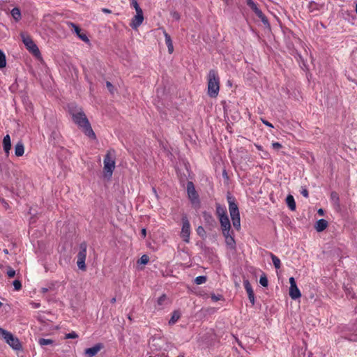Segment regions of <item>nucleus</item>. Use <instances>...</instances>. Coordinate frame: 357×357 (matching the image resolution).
<instances>
[{
    "mask_svg": "<svg viewBox=\"0 0 357 357\" xmlns=\"http://www.w3.org/2000/svg\"><path fill=\"white\" fill-rule=\"evenodd\" d=\"M68 108L74 123L82 130V132L89 138L96 139V134L82 108L73 102L68 104Z\"/></svg>",
    "mask_w": 357,
    "mask_h": 357,
    "instance_id": "obj_1",
    "label": "nucleus"
},
{
    "mask_svg": "<svg viewBox=\"0 0 357 357\" xmlns=\"http://www.w3.org/2000/svg\"><path fill=\"white\" fill-rule=\"evenodd\" d=\"M208 95L211 98H216L220 91V77L217 70L211 69L208 76Z\"/></svg>",
    "mask_w": 357,
    "mask_h": 357,
    "instance_id": "obj_2",
    "label": "nucleus"
},
{
    "mask_svg": "<svg viewBox=\"0 0 357 357\" xmlns=\"http://www.w3.org/2000/svg\"><path fill=\"white\" fill-rule=\"evenodd\" d=\"M116 151L114 149H109L105 155L104 163V176L108 179L112 178L113 172L115 169Z\"/></svg>",
    "mask_w": 357,
    "mask_h": 357,
    "instance_id": "obj_3",
    "label": "nucleus"
},
{
    "mask_svg": "<svg viewBox=\"0 0 357 357\" xmlns=\"http://www.w3.org/2000/svg\"><path fill=\"white\" fill-rule=\"evenodd\" d=\"M227 199L229 204V213L234 227L238 230L241 228V220L238 205L235 202V198L229 194L227 195Z\"/></svg>",
    "mask_w": 357,
    "mask_h": 357,
    "instance_id": "obj_4",
    "label": "nucleus"
},
{
    "mask_svg": "<svg viewBox=\"0 0 357 357\" xmlns=\"http://www.w3.org/2000/svg\"><path fill=\"white\" fill-rule=\"evenodd\" d=\"M0 337L14 350H22V346L20 340L10 332L0 327Z\"/></svg>",
    "mask_w": 357,
    "mask_h": 357,
    "instance_id": "obj_5",
    "label": "nucleus"
},
{
    "mask_svg": "<svg viewBox=\"0 0 357 357\" xmlns=\"http://www.w3.org/2000/svg\"><path fill=\"white\" fill-rule=\"evenodd\" d=\"M87 243L85 241L82 242L79 246V252L77 255V264L78 268L82 271L86 270L85 261L86 258Z\"/></svg>",
    "mask_w": 357,
    "mask_h": 357,
    "instance_id": "obj_6",
    "label": "nucleus"
},
{
    "mask_svg": "<svg viewBox=\"0 0 357 357\" xmlns=\"http://www.w3.org/2000/svg\"><path fill=\"white\" fill-rule=\"evenodd\" d=\"M22 40L24 45L26 46V49L31 52L34 56H38L40 55V50L37 45L34 43L31 38L24 33H22L20 34Z\"/></svg>",
    "mask_w": 357,
    "mask_h": 357,
    "instance_id": "obj_7",
    "label": "nucleus"
},
{
    "mask_svg": "<svg viewBox=\"0 0 357 357\" xmlns=\"http://www.w3.org/2000/svg\"><path fill=\"white\" fill-rule=\"evenodd\" d=\"M190 235V224L186 215L182 217V229L181 237L185 243H189Z\"/></svg>",
    "mask_w": 357,
    "mask_h": 357,
    "instance_id": "obj_8",
    "label": "nucleus"
},
{
    "mask_svg": "<svg viewBox=\"0 0 357 357\" xmlns=\"http://www.w3.org/2000/svg\"><path fill=\"white\" fill-rule=\"evenodd\" d=\"M187 193L188 197L192 204H199V195L195 190V185L192 181L187 182Z\"/></svg>",
    "mask_w": 357,
    "mask_h": 357,
    "instance_id": "obj_9",
    "label": "nucleus"
},
{
    "mask_svg": "<svg viewBox=\"0 0 357 357\" xmlns=\"http://www.w3.org/2000/svg\"><path fill=\"white\" fill-rule=\"evenodd\" d=\"M103 348L104 345L102 343H98L92 347L86 349L84 354L87 357H93Z\"/></svg>",
    "mask_w": 357,
    "mask_h": 357,
    "instance_id": "obj_10",
    "label": "nucleus"
},
{
    "mask_svg": "<svg viewBox=\"0 0 357 357\" xmlns=\"http://www.w3.org/2000/svg\"><path fill=\"white\" fill-rule=\"evenodd\" d=\"M68 26L72 27L75 31V33L77 34L78 38L81 39L82 41L89 43V39L88 38L87 36L84 33L81 32V29L75 23L73 22H68Z\"/></svg>",
    "mask_w": 357,
    "mask_h": 357,
    "instance_id": "obj_11",
    "label": "nucleus"
},
{
    "mask_svg": "<svg viewBox=\"0 0 357 357\" xmlns=\"http://www.w3.org/2000/svg\"><path fill=\"white\" fill-rule=\"evenodd\" d=\"M143 21H144L143 11L137 13L136 15L132 19V22L130 24V26L133 29H137L142 24Z\"/></svg>",
    "mask_w": 357,
    "mask_h": 357,
    "instance_id": "obj_12",
    "label": "nucleus"
},
{
    "mask_svg": "<svg viewBox=\"0 0 357 357\" xmlns=\"http://www.w3.org/2000/svg\"><path fill=\"white\" fill-rule=\"evenodd\" d=\"M224 237L225 238V243L231 249V250H235L236 249V242L234 238V232L233 231H229L228 234H222Z\"/></svg>",
    "mask_w": 357,
    "mask_h": 357,
    "instance_id": "obj_13",
    "label": "nucleus"
},
{
    "mask_svg": "<svg viewBox=\"0 0 357 357\" xmlns=\"http://www.w3.org/2000/svg\"><path fill=\"white\" fill-rule=\"evenodd\" d=\"M220 226L222 229V234H228L229 231H231V224L229 220L228 216L225 218H219Z\"/></svg>",
    "mask_w": 357,
    "mask_h": 357,
    "instance_id": "obj_14",
    "label": "nucleus"
},
{
    "mask_svg": "<svg viewBox=\"0 0 357 357\" xmlns=\"http://www.w3.org/2000/svg\"><path fill=\"white\" fill-rule=\"evenodd\" d=\"M331 201L333 203L334 208L336 211H340V197H339V195L336 192L333 191L331 193Z\"/></svg>",
    "mask_w": 357,
    "mask_h": 357,
    "instance_id": "obj_15",
    "label": "nucleus"
},
{
    "mask_svg": "<svg viewBox=\"0 0 357 357\" xmlns=\"http://www.w3.org/2000/svg\"><path fill=\"white\" fill-rule=\"evenodd\" d=\"M244 287L248 293L249 300L250 301V302L252 303H254V301H255L254 291L252 290L251 284H250V282L248 280L244 282Z\"/></svg>",
    "mask_w": 357,
    "mask_h": 357,
    "instance_id": "obj_16",
    "label": "nucleus"
},
{
    "mask_svg": "<svg viewBox=\"0 0 357 357\" xmlns=\"http://www.w3.org/2000/svg\"><path fill=\"white\" fill-rule=\"evenodd\" d=\"M215 208H216V214H217L218 218H225V217L228 216L225 206H222L221 204H220L218 203H216Z\"/></svg>",
    "mask_w": 357,
    "mask_h": 357,
    "instance_id": "obj_17",
    "label": "nucleus"
},
{
    "mask_svg": "<svg viewBox=\"0 0 357 357\" xmlns=\"http://www.w3.org/2000/svg\"><path fill=\"white\" fill-rule=\"evenodd\" d=\"M163 34L165 38V43L168 48V52L169 54H172L174 52V46L172 38L165 29H163Z\"/></svg>",
    "mask_w": 357,
    "mask_h": 357,
    "instance_id": "obj_18",
    "label": "nucleus"
},
{
    "mask_svg": "<svg viewBox=\"0 0 357 357\" xmlns=\"http://www.w3.org/2000/svg\"><path fill=\"white\" fill-rule=\"evenodd\" d=\"M3 150L7 155L9 154V151L11 148V142H10V137L9 135H6L3 139Z\"/></svg>",
    "mask_w": 357,
    "mask_h": 357,
    "instance_id": "obj_19",
    "label": "nucleus"
},
{
    "mask_svg": "<svg viewBox=\"0 0 357 357\" xmlns=\"http://www.w3.org/2000/svg\"><path fill=\"white\" fill-rule=\"evenodd\" d=\"M289 296L292 299H296L301 297V294L297 285L289 287Z\"/></svg>",
    "mask_w": 357,
    "mask_h": 357,
    "instance_id": "obj_20",
    "label": "nucleus"
},
{
    "mask_svg": "<svg viewBox=\"0 0 357 357\" xmlns=\"http://www.w3.org/2000/svg\"><path fill=\"white\" fill-rule=\"evenodd\" d=\"M328 222L324 219H320L316 222L315 229L318 232L322 231L326 229Z\"/></svg>",
    "mask_w": 357,
    "mask_h": 357,
    "instance_id": "obj_21",
    "label": "nucleus"
},
{
    "mask_svg": "<svg viewBox=\"0 0 357 357\" xmlns=\"http://www.w3.org/2000/svg\"><path fill=\"white\" fill-rule=\"evenodd\" d=\"M24 153V146L22 142H19L15 146V154L17 157L22 156Z\"/></svg>",
    "mask_w": 357,
    "mask_h": 357,
    "instance_id": "obj_22",
    "label": "nucleus"
},
{
    "mask_svg": "<svg viewBox=\"0 0 357 357\" xmlns=\"http://www.w3.org/2000/svg\"><path fill=\"white\" fill-rule=\"evenodd\" d=\"M286 203L288 207L291 210L294 211L296 209V202L294 197L291 195H287L286 198Z\"/></svg>",
    "mask_w": 357,
    "mask_h": 357,
    "instance_id": "obj_23",
    "label": "nucleus"
},
{
    "mask_svg": "<svg viewBox=\"0 0 357 357\" xmlns=\"http://www.w3.org/2000/svg\"><path fill=\"white\" fill-rule=\"evenodd\" d=\"M271 258L272 259L273 264L276 269H279L281 267L280 259L273 255V253H270Z\"/></svg>",
    "mask_w": 357,
    "mask_h": 357,
    "instance_id": "obj_24",
    "label": "nucleus"
},
{
    "mask_svg": "<svg viewBox=\"0 0 357 357\" xmlns=\"http://www.w3.org/2000/svg\"><path fill=\"white\" fill-rule=\"evenodd\" d=\"M10 13H11L12 17L16 21H19L21 19V12L18 8H13Z\"/></svg>",
    "mask_w": 357,
    "mask_h": 357,
    "instance_id": "obj_25",
    "label": "nucleus"
},
{
    "mask_svg": "<svg viewBox=\"0 0 357 357\" xmlns=\"http://www.w3.org/2000/svg\"><path fill=\"white\" fill-rule=\"evenodd\" d=\"M246 3L255 13H260V9L258 8L257 4L252 0H246Z\"/></svg>",
    "mask_w": 357,
    "mask_h": 357,
    "instance_id": "obj_26",
    "label": "nucleus"
},
{
    "mask_svg": "<svg viewBox=\"0 0 357 357\" xmlns=\"http://www.w3.org/2000/svg\"><path fill=\"white\" fill-rule=\"evenodd\" d=\"M38 342L41 347H43L53 344L54 341L51 339L39 338Z\"/></svg>",
    "mask_w": 357,
    "mask_h": 357,
    "instance_id": "obj_27",
    "label": "nucleus"
},
{
    "mask_svg": "<svg viewBox=\"0 0 357 357\" xmlns=\"http://www.w3.org/2000/svg\"><path fill=\"white\" fill-rule=\"evenodd\" d=\"M6 66V57L4 52L0 50V68H5Z\"/></svg>",
    "mask_w": 357,
    "mask_h": 357,
    "instance_id": "obj_28",
    "label": "nucleus"
},
{
    "mask_svg": "<svg viewBox=\"0 0 357 357\" xmlns=\"http://www.w3.org/2000/svg\"><path fill=\"white\" fill-rule=\"evenodd\" d=\"M256 15L261 19V22L264 23V24L265 25H268V20L267 19V17L265 16V15L262 13V11L260 10V14L259 13H255Z\"/></svg>",
    "mask_w": 357,
    "mask_h": 357,
    "instance_id": "obj_29",
    "label": "nucleus"
},
{
    "mask_svg": "<svg viewBox=\"0 0 357 357\" xmlns=\"http://www.w3.org/2000/svg\"><path fill=\"white\" fill-rule=\"evenodd\" d=\"M168 302V298L165 294H162L159 298L158 299V305H162L167 304Z\"/></svg>",
    "mask_w": 357,
    "mask_h": 357,
    "instance_id": "obj_30",
    "label": "nucleus"
},
{
    "mask_svg": "<svg viewBox=\"0 0 357 357\" xmlns=\"http://www.w3.org/2000/svg\"><path fill=\"white\" fill-rule=\"evenodd\" d=\"M207 280V278L206 276H204V275H200V276H197L195 279V282L197 284H204L206 282Z\"/></svg>",
    "mask_w": 357,
    "mask_h": 357,
    "instance_id": "obj_31",
    "label": "nucleus"
},
{
    "mask_svg": "<svg viewBox=\"0 0 357 357\" xmlns=\"http://www.w3.org/2000/svg\"><path fill=\"white\" fill-rule=\"evenodd\" d=\"M130 5L132 6L135 10L136 13L142 12V9L139 7L137 0H130Z\"/></svg>",
    "mask_w": 357,
    "mask_h": 357,
    "instance_id": "obj_32",
    "label": "nucleus"
},
{
    "mask_svg": "<svg viewBox=\"0 0 357 357\" xmlns=\"http://www.w3.org/2000/svg\"><path fill=\"white\" fill-rule=\"evenodd\" d=\"M180 317H181L180 314H172V316L170 320L169 321V325L174 324L180 319Z\"/></svg>",
    "mask_w": 357,
    "mask_h": 357,
    "instance_id": "obj_33",
    "label": "nucleus"
},
{
    "mask_svg": "<svg viewBox=\"0 0 357 357\" xmlns=\"http://www.w3.org/2000/svg\"><path fill=\"white\" fill-rule=\"evenodd\" d=\"M259 283L261 284V286H263L264 287L268 286V279L265 274H264L263 275H261L260 277Z\"/></svg>",
    "mask_w": 357,
    "mask_h": 357,
    "instance_id": "obj_34",
    "label": "nucleus"
},
{
    "mask_svg": "<svg viewBox=\"0 0 357 357\" xmlns=\"http://www.w3.org/2000/svg\"><path fill=\"white\" fill-rule=\"evenodd\" d=\"M149 261V257L146 255H143L139 259L138 263L141 264H146Z\"/></svg>",
    "mask_w": 357,
    "mask_h": 357,
    "instance_id": "obj_35",
    "label": "nucleus"
},
{
    "mask_svg": "<svg viewBox=\"0 0 357 357\" xmlns=\"http://www.w3.org/2000/svg\"><path fill=\"white\" fill-rule=\"evenodd\" d=\"M13 284L15 291H19L22 289V283L19 280H14Z\"/></svg>",
    "mask_w": 357,
    "mask_h": 357,
    "instance_id": "obj_36",
    "label": "nucleus"
},
{
    "mask_svg": "<svg viewBox=\"0 0 357 357\" xmlns=\"http://www.w3.org/2000/svg\"><path fill=\"white\" fill-rule=\"evenodd\" d=\"M6 274L10 278H14L15 276V271L11 267L8 266L7 268Z\"/></svg>",
    "mask_w": 357,
    "mask_h": 357,
    "instance_id": "obj_37",
    "label": "nucleus"
},
{
    "mask_svg": "<svg viewBox=\"0 0 357 357\" xmlns=\"http://www.w3.org/2000/svg\"><path fill=\"white\" fill-rule=\"evenodd\" d=\"M77 337L78 335L75 331H72L65 335V339H75Z\"/></svg>",
    "mask_w": 357,
    "mask_h": 357,
    "instance_id": "obj_38",
    "label": "nucleus"
},
{
    "mask_svg": "<svg viewBox=\"0 0 357 357\" xmlns=\"http://www.w3.org/2000/svg\"><path fill=\"white\" fill-rule=\"evenodd\" d=\"M106 86H107V89L109 90V91L112 94H113V93H114V86L112 85V84L110 82L107 81V82H106Z\"/></svg>",
    "mask_w": 357,
    "mask_h": 357,
    "instance_id": "obj_39",
    "label": "nucleus"
},
{
    "mask_svg": "<svg viewBox=\"0 0 357 357\" xmlns=\"http://www.w3.org/2000/svg\"><path fill=\"white\" fill-rule=\"evenodd\" d=\"M197 233L198 235H199L201 236H204L205 235V234H206L204 227H202V226H199V227H197Z\"/></svg>",
    "mask_w": 357,
    "mask_h": 357,
    "instance_id": "obj_40",
    "label": "nucleus"
},
{
    "mask_svg": "<svg viewBox=\"0 0 357 357\" xmlns=\"http://www.w3.org/2000/svg\"><path fill=\"white\" fill-rule=\"evenodd\" d=\"M204 218H205V220H207V221L211 220V222H214V220H213V217H212L210 214H208V213H206V212H204Z\"/></svg>",
    "mask_w": 357,
    "mask_h": 357,
    "instance_id": "obj_41",
    "label": "nucleus"
},
{
    "mask_svg": "<svg viewBox=\"0 0 357 357\" xmlns=\"http://www.w3.org/2000/svg\"><path fill=\"white\" fill-rule=\"evenodd\" d=\"M345 291L348 297H350L351 298H354V294L353 293L352 290H351L349 288H345Z\"/></svg>",
    "mask_w": 357,
    "mask_h": 357,
    "instance_id": "obj_42",
    "label": "nucleus"
},
{
    "mask_svg": "<svg viewBox=\"0 0 357 357\" xmlns=\"http://www.w3.org/2000/svg\"><path fill=\"white\" fill-rule=\"evenodd\" d=\"M349 340H351V341H354V342H356L357 341V328L354 329V334L351 335L349 337Z\"/></svg>",
    "mask_w": 357,
    "mask_h": 357,
    "instance_id": "obj_43",
    "label": "nucleus"
},
{
    "mask_svg": "<svg viewBox=\"0 0 357 357\" xmlns=\"http://www.w3.org/2000/svg\"><path fill=\"white\" fill-rule=\"evenodd\" d=\"M272 147L275 149V150H279L280 149L282 148V144L279 142H273L272 143Z\"/></svg>",
    "mask_w": 357,
    "mask_h": 357,
    "instance_id": "obj_44",
    "label": "nucleus"
},
{
    "mask_svg": "<svg viewBox=\"0 0 357 357\" xmlns=\"http://www.w3.org/2000/svg\"><path fill=\"white\" fill-rule=\"evenodd\" d=\"M171 15L172 16V17L174 19H175L176 20H178L180 19V15L178 12L176 11H174V12H172L171 13Z\"/></svg>",
    "mask_w": 357,
    "mask_h": 357,
    "instance_id": "obj_45",
    "label": "nucleus"
},
{
    "mask_svg": "<svg viewBox=\"0 0 357 357\" xmlns=\"http://www.w3.org/2000/svg\"><path fill=\"white\" fill-rule=\"evenodd\" d=\"M301 193L303 197L306 198L309 197L308 190L306 188H303L302 190L301 191Z\"/></svg>",
    "mask_w": 357,
    "mask_h": 357,
    "instance_id": "obj_46",
    "label": "nucleus"
},
{
    "mask_svg": "<svg viewBox=\"0 0 357 357\" xmlns=\"http://www.w3.org/2000/svg\"><path fill=\"white\" fill-rule=\"evenodd\" d=\"M261 121L266 126L270 127V128H273V126L270 122H268V121L261 119Z\"/></svg>",
    "mask_w": 357,
    "mask_h": 357,
    "instance_id": "obj_47",
    "label": "nucleus"
},
{
    "mask_svg": "<svg viewBox=\"0 0 357 357\" xmlns=\"http://www.w3.org/2000/svg\"><path fill=\"white\" fill-rule=\"evenodd\" d=\"M289 283H290V287L296 285V283L294 278L291 277L289 278Z\"/></svg>",
    "mask_w": 357,
    "mask_h": 357,
    "instance_id": "obj_48",
    "label": "nucleus"
},
{
    "mask_svg": "<svg viewBox=\"0 0 357 357\" xmlns=\"http://www.w3.org/2000/svg\"><path fill=\"white\" fill-rule=\"evenodd\" d=\"M31 305H32L33 308H38L40 306V303H34V302H32L31 303Z\"/></svg>",
    "mask_w": 357,
    "mask_h": 357,
    "instance_id": "obj_49",
    "label": "nucleus"
},
{
    "mask_svg": "<svg viewBox=\"0 0 357 357\" xmlns=\"http://www.w3.org/2000/svg\"><path fill=\"white\" fill-rule=\"evenodd\" d=\"M141 234L143 238H145L146 236V229L143 228L141 231Z\"/></svg>",
    "mask_w": 357,
    "mask_h": 357,
    "instance_id": "obj_50",
    "label": "nucleus"
},
{
    "mask_svg": "<svg viewBox=\"0 0 357 357\" xmlns=\"http://www.w3.org/2000/svg\"><path fill=\"white\" fill-rule=\"evenodd\" d=\"M220 297H221L220 296H217L215 295H212L211 298L213 299V301H217L220 299Z\"/></svg>",
    "mask_w": 357,
    "mask_h": 357,
    "instance_id": "obj_51",
    "label": "nucleus"
},
{
    "mask_svg": "<svg viewBox=\"0 0 357 357\" xmlns=\"http://www.w3.org/2000/svg\"><path fill=\"white\" fill-rule=\"evenodd\" d=\"M102 11L103 13H108V14L112 13V10H109V9H108V8H102Z\"/></svg>",
    "mask_w": 357,
    "mask_h": 357,
    "instance_id": "obj_52",
    "label": "nucleus"
},
{
    "mask_svg": "<svg viewBox=\"0 0 357 357\" xmlns=\"http://www.w3.org/2000/svg\"><path fill=\"white\" fill-rule=\"evenodd\" d=\"M318 214L320 215H324V209L322 208H319L317 211Z\"/></svg>",
    "mask_w": 357,
    "mask_h": 357,
    "instance_id": "obj_53",
    "label": "nucleus"
},
{
    "mask_svg": "<svg viewBox=\"0 0 357 357\" xmlns=\"http://www.w3.org/2000/svg\"><path fill=\"white\" fill-rule=\"evenodd\" d=\"M47 291H48V289H47V288H45V287H43V288H41V292H42L43 294H45V293H46V292H47Z\"/></svg>",
    "mask_w": 357,
    "mask_h": 357,
    "instance_id": "obj_54",
    "label": "nucleus"
},
{
    "mask_svg": "<svg viewBox=\"0 0 357 357\" xmlns=\"http://www.w3.org/2000/svg\"><path fill=\"white\" fill-rule=\"evenodd\" d=\"M126 317H127L128 319H129L130 320H131V319H132L131 316H130V314H126Z\"/></svg>",
    "mask_w": 357,
    "mask_h": 357,
    "instance_id": "obj_55",
    "label": "nucleus"
},
{
    "mask_svg": "<svg viewBox=\"0 0 357 357\" xmlns=\"http://www.w3.org/2000/svg\"><path fill=\"white\" fill-rule=\"evenodd\" d=\"M152 190H153V192L157 196V191H156V189L155 188H152Z\"/></svg>",
    "mask_w": 357,
    "mask_h": 357,
    "instance_id": "obj_56",
    "label": "nucleus"
},
{
    "mask_svg": "<svg viewBox=\"0 0 357 357\" xmlns=\"http://www.w3.org/2000/svg\"><path fill=\"white\" fill-rule=\"evenodd\" d=\"M256 147L258 150H262V147L260 145H256Z\"/></svg>",
    "mask_w": 357,
    "mask_h": 357,
    "instance_id": "obj_57",
    "label": "nucleus"
},
{
    "mask_svg": "<svg viewBox=\"0 0 357 357\" xmlns=\"http://www.w3.org/2000/svg\"><path fill=\"white\" fill-rule=\"evenodd\" d=\"M177 357H185L183 354H180Z\"/></svg>",
    "mask_w": 357,
    "mask_h": 357,
    "instance_id": "obj_58",
    "label": "nucleus"
},
{
    "mask_svg": "<svg viewBox=\"0 0 357 357\" xmlns=\"http://www.w3.org/2000/svg\"><path fill=\"white\" fill-rule=\"evenodd\" d=\"M3 252L6 253V254H8V251L7 249H5L3 250Z\"/></svg>",
    "mask_w": 357,
    "mask_h": 357,
    "instance_id": "obj_59",
    "label": "nucleus"
},
{
    "mask_svg": "<svg viewBox=\"0 0 357 357\" xmlns=\"http://www.w3.org/2000/svg\"><path fill=\"white\" fill-rule=\"evenodd\" d=\"M115 301H116V298H113L112 299V303H114V302H115Z\"/></svg>",
    "mask_w": 357,
    "mask_h": 357,
    "instance_id": "obj_60",
    "label": "nucleus"
},
{
    "mask_svg": "<svg viewBox=\"0 0 357 357\" xmlns=\"http://www.w3.org/2000/svg\"><path fill=\"white\" fill-rule=\"evenodd\" d=\"M356 12L357 13V3H356Z\"/></svg>",
    "mask_w": 357,
    "mask_h": 357,
    "instance_id": "obj_61",
    "label": "nucleus"
},
{
    "mask_svg": "<svg viewBox=\"0 0 357 357\" xmlns=\"http://www.w3.org/2000/svg\"><path fill=\"white\" fill-rule=\"evenodd\" d=\"M1 305H2V303H1V302H0V306H1Z\"/></svg>",
    "mask_w": 357,
    "mask_h": 357,
    "instance_id": "obj_62",
    "label": "nucleus"
}]
</instances>
